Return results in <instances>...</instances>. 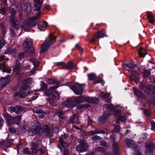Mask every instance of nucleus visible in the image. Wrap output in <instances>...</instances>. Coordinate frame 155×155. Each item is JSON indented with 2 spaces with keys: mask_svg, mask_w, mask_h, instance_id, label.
Returning a JSON list of instances; mask_svg holds the SVG:
<instances>
[{
  "mask_svg": "<svg viewBox=\"0 0 155 155\" xmlns=\"http://www.w3.org/2000/svg\"><path fill=\"white\" fill-rule=\"evenodd\" d=\"M121 114L120 111L119 110H116L115 111V114L117 116H118L117 120L118 121H121V122H124L125 121L127 120V117L125 115L120 116L119 115Z\"/></svg>",
  "mask_w": 155,
  "mask_h": 155,
  "instance_id": "nucleus-15",
  "label": "nucleus"
},
{
  "mask_svg": "<svg viewBox=\"0 0 155 155\" xmlns=\"http://www.w3.org/2000/svg\"><path fill=\"white\" fill-rule=\"evenodd\" d=\"M33 111L34 113L38 114L39 117L41 118H44L45 117V114H46V112L37 107H35L33 109Z\"/></svg>",
  "mask_w": 155,
  "mask_h": 155,
  "instance_id": "nucleus-11",
  "label": "nucleus"
},
{
  "mask_svg": "<svg viewBox=\"0 0 155 155\" xmlns=\"http://www.w3.org/2000/svg\"><path fill=\"white\" fill-rule=\"evenodd\" d=\"M41 130H43V133L45 132V135L48 137H51L52 136V133L51 129L46 125L44 126L41 127Z\"/></svg>",
  "mask_w": 155,
  "mask_h": 155,
  "instance_id": "nucleus-12",
  "label": "nucleus"
},
{
  "mask_svg": "<svg viewBox=\"0 0 155 155\" xmlns=\"http://www.w3.org/2000/svg\"><path fill=\"white\" fill-rule=\"evenodd\" d=\"M110 94L109 93H104L103 92L101 93L100 95V96L102 98H104L105 99L106 101L107 102H109L110 101Z\"/></svg>",
  "mask_w": 155,
  "mask_h": 155,
  "instance_id": "nucleus-23",
  "label": "nucleus"
},
{
  "mask_svg": "<svg viewBox=\"0 0 155 155\" xmlns=\"http://www.w3.org/2000/svg\"><path fill=\"white\" fill-rule=\"evenodd\" d=\"M27 126L26 125L24 124L23 125L21 128V130L24 132L27 131Z\"/></svg>",
  "mask_w": 155,
  "mask_h": 155,
  "instance_id": "nucleus-57",
  "label": "nucleus"
},
{
  "mask_svg": "<svg viewBox=\"0 0 155 155\" xmlns=\"http://www.w3.org/2000/svg\"><path fill=\"white\" fill-rule=\"evenodd\" d=\"M79 118V116L78 114H74L72 117L70 119V122L71 123L77 125L79 123L78 121Z\"/></svg>",
  "mask_w": 155,
  "mask_h": 155,
  "instance_id": "nucleus-21",
  "label": "nucleus"
},
{
  "mask_svg": "<svg viewBox=\"0 0 155 155\" xmlns=\"http://www.w3.org/2000/svg\"><path fill=\"white\" fill-rule=\"evenodd\" d=\"M89 79L93 80L96 78V75L93 74H89L87 75Z\"/></svg>",
  "mask_w": 155,
  "mask_h": 155,
  "instance_id": "nucleus-43",
  "label": "nucleus"
},
{
  "mask_svg": "<svg viewBox=\"0 0 155 155\" xmlns=\"http://www.w3.org/2000/svg\"><path fill=\"white\" fill-rule=\"evenodd\" d=\"M88 148V146L85 141H81L80 144L77 146V150L79 152H82L86 151Z\"/></svg>",
  "mask_w": 155,
  "mask_h": 155,
  "instance_id": "nucleus-8",
  "label": "nucleus"
},
{
  "mask_svg": "<svg viewBox=\"0 0 155 155\" xmlns=\"http://www.w3.org/2000/svg\"><path fill=\"white\" fill-rule=\"evenodd\" d=\"M91 134H93L96 133L97 134H105V132L103 130H96L94 131H93L91 132Z\"/></svg>",
  "mask_w": 155,
  "mask_h": 155,
  "instance_id": "nucleus-46",
  "label": "nucleus"
},
{
  "mask_svg": "<svg viewBox=\"0 0 155 155\" xmlns=\"http://www.w3.org/2000/svg\"><path fill=\"white\" fill-rule=\"evenodd\" d=\"M3 117L6 119L8 125H10L15 124L14 117L7 114L4 115Z\"/></svg>",
  "mask_w": 155,
  "mask_h": 155,
  "instance_id": "nucleus-16",
  "label": "nucleus"
},
{
  "mask_svg": "<svg viewBox=\"0 0 155 155\" xmlns=\"http://www.w3.org/2000/svg\"><path fill=\"white\" fill-rule=\"evenodd\" d=\"M3 63V64L0 63V69H2L3 71L6 72L8 70V67L4 62Z\"/></svg>",
  "mask_w": 155,
  "mask_h": 155,
  "instance_id": "nucleus-34",
  "label": "nucleus"
},
{
  "mask_svg": "<svg viewBox=\"0 0 155 155\" xmlns=\"http://www.w3.org/2000/svg\"><path fill=\"white\" fill-rule=\"evenodd\" d=\"M56 114L59 118L61 119H63L65 117L64 113L62 111H58L56 113Z\"/></svg>",
  "mask_w": 155,
  "mask_h": 155,
  "instance_id": "nucleus-30",
  "label": "nucleus"
},
{
  "mask_svg": "<svg viewBox=\"0 0 155 155\" xmlns=\"http://www.w3.org/2000/svg\"><path fill=\"white\" fill-rule=\"evenodd\" d=\"M38 28L41 31H44L47 28V24L46 21L39 22L38 24Z\"/></svg>",
  "mask_w": 155,
  "mask_h": 155,
  "instance_id": "nucleus-19",
  "label": "nucleus"
},
{
  "mask_svg": "<svg viewBox=\"0 0 155 155\" xmlns=\"http://www.w3.org/2000/svg\"><path fill=\"white\" fill-rule=\"evenodd\" d=\"M30 87L27 85H24L20 89L19 91L15 93L16 95L18 96L23 97L30 94Z\"/></svg>",
  "mask_w": 155,
  "mask_h": 155,
  "instance_id": "nucleus-3",
  "label": "nucleus"
},
{
  "mask_svg": "<svg viewBox=\"0 0 155 155\" xmlns=\"http://www.w3.org/2000/svg\"><path fill=\"white\" fill-rule=\"evenodd\" d=\"M10 10L11 11L10 12L11 13V16L10 19H11L12 18L13 19H16L15 16V15L17 13L15 10L12 8H10Z\"/></svg>",
  "mask_w": 155,
  "mask_h": 155,
  "instance_id": "nucleus-31",
  "label": "nucleus"
},
{
  "mask_svg": "<svg viewBox=\"0 0 155 155\" xmlns=\"http://www.w3.org/2000/svg\"><path fill=\"white\" fill-rule=\"evenodd\" d=\"M5 44V41L2 37H0V48H2Z\"/></svg>",
  "mask_w": 155,
  "mask_h": 155,
  "instance_id": "nucleus-49",
  "label": "nucleus"
},
{
  "mask_svg": "<svg viewBox=\"0 0 155 155\" xmlns=\"http://www.w3.org/2000/svg\"><path fill=\"white\" fill-rule=\"evenodd\" d=\"M53 130L54 131V132L56 134H57L58 133L59 131V128L57 127H53L52 128Z\"/></svg>",
  "mask_w": 155,
  "mask_h": 155,
  "instance_id": "nucleus-59",
  "label": "nucleus"
},
{
  "mask_svg": "<svg viewBox=\"0 0 155 155\" xmlns=\"http://www.w3.org/2000/svg\"><path fill=\"white\" fill-rule=\"evenodd\" d=\"M73 67V64L72 62H69L68 64L65 65L64 67V68L65 69H71Z\"/></svg>",
  "mask_w": 155,
  "mask_h": 155,
  "instance_id": "nucleus-40",
  "label": "nucleus"
},
{
  "mask_svg": "<svg viewBox=\"0 0 155 155\" xmlns=\"http://www.w3.org/2000/svg\"><path fill=\"white\" fill-rule=\"evenodd\" d=\"M110 111L108 110H107L104 113V116L107 117L110 115Z\"/></svg>",
  "mask_w": 155,
  "mask_h": 155,
  "instance_id": "nucleus-61",
  "label": "nucleus"
},
{
  "mask_svg": "<svg viewBox=\"0 0 155 155\" xmlns=\"http://www.w3.org/2000/svg\"><path fill=\"white\" fill-rule=\"evenodd\" d=\"M15 107L10 106L9 107L8 110L11 113H12L14 111L15 112Z\"/></svg>",
  "mask_w": 155,
  "mask_h": 155,
  "instance_id": "nucleus-56",
  "label": "nucleus"
},
{
  "mask_svg": "<svg viewBox=\"0 0 155 155\" xmlns=\"http://www.w3.org/2000/svg\"><path fill=\"white\" fill-rule=\"evenodd\" d=\"M106 32L104 29L98 31L97 32L96 37L97 38H103L104 37L107 36Z\"/></svg>",
  "mask_w": 155,
  "mask_h": 155,
  "instance_id": "nucleus-20",
  "label": "nucleus"
},
{
  "mask_svg": "<svg viewBox=\"0 0 155 155\" xmlns=\"http://www.w3.org/2000/svg\"><path fill=\"white\" fill-rule=\"evenodd\" d=\"M28 134L30 136H33L35 134L40 136L43 134V130H41V127L38 123L37 122L32 127Z\"/></svg>",
  "mask_w": 155,
  "mask_h": 155,
  "instance_id": "nucleus-1",
  "label": "nucleus"
},
{
  "mask_svg": "<svg viewBox=\"0 0 155 155\" xmlns=\"http://www.w3.org/2000/svg\"><path fill=\"white\" fill-rule=\"evenodd\" d=\"M146 52L147 51L145 49L142 48L139 50L138 53L140 57L143 58L146 55Z\"/></svg>",
  "mask_w": 155,
  "mask_h": 155,
  "instance_id": "nucleus-25",
  "label": "nucleus"
},
{
  "mask_svg": "<svg viewBox=\"0 0 155 155\" xmlns=\"http://www.w3.org/2000/svg\"><path fill=\"white\" fill-rule=\"evenodd\" d=\"M48 86L47 84L43 82H42L41 84V89L42 90H44L47 88Z\"/></svg>",
  "mask_w": 155,
  "mask_h": 155,
  "instance_id": "nucleus-53",
  "label": "nucleus"
},
{
  "mask_svg": "<svg viewBox=\"0 0 155 155\" xmlns=\"http://www.w3.org/2000/svg\"><path fill=\"white\" fill-rule=\"evenodd\" d=\"M41 143V141L38 140L32 141L31 144L30 150L31 153L33 154L37 153L39 148L38 146Z\"/></svg>",
  "mask_w": 155,
  "mask_h": 155,
  "instance_id": "nucleus-5",
  "label": "nucleus"
},
{
  "mask_svg": "<svg viewBox=\"0 0 155 155\" xmlns=\"http://www.w3.org/2000/svg\"><path fill=\"white\" fill-rule=\"evenodd\" d=\"M42 2L40 0H34L33 8L35 11H39L41 9Z\"/></svg>",
  "mask_w": 155,
  "mask_h": 155,
  "instance_id": "nucleus-13",
  "label": "nucleus"
},
{
  "mask_svg": "<svg viewBox=\"0 0 155 155\" xmlns=\"http://www.w3.org/2000/svg\"><path fill=\"white\" fill-rule=\"evenodd\" d=\"M14 122L15 124H18L21 121V116L20 115L18 116L14 117Z\"/></svg>",
  "mask_w": 155,
  "mask_h": 155,
  "instance_id": "nucleus-41",
  "label": "nucleus"
},
{
  "mask_svg": "<svg viewBox=\"0 0 155 155\" xmlns=\"http://www.w3.org/2000/svg\"><path fill=\"white\" fill-rule=\"evenodd\" d=\"M130 78L133 80L138 79V74L137 72L136 71H133L131 73Z\"/></svg>",
  "mask_w": 155,
  "mask_h": 155,
  "instance_id": "nucleus-29",
  "label": "nucleus"
},
{
  "mask_svg": "<svg viewBox=\"0 0 155 155\" xmlns=\"http://www.w3.org/2000/svg\"><path fill=\"white\" fill-rule=\"evenodd\" d=\"M84 87L82 85L76 83L72 87V89L76 94L79 95L82 93Z\"/></svg>",
  "mask_w": 155,
  "mask_h": 155,
  "instance_id": "nucleus-7",
  "label": "nucleus"
},
{
  "mask_svg": "<svg viewBox=\"0 0 155 155\" xmlns=\"http://www.w3.org/2000/svg\"><path fill=\"white\" fill-rule=\"evenodd\" d=\"M87 97L89 98L88 101H87V102H91L93 104H96L98 102V100L97 98H90L89 97Z\"/></svg>",
  "mask_w": 155,
  "mask_h": 155,
  "instance_id": "nucleus-35",
  "label": "nucleus"
},
{
  "mask_svg": "<svg viewBox=\"0 0 155 155\" xmlns=\"http://www.w3.org/2000/svg\"><path fill=\"white\" fill-rule=\"evenodd\" d=\"M151 124L152 126L151 129L153 131H155V122L153 121H151Z\"/></svg>",
  "mask_w": 155,
  "mask_h": 155,
  "instance_id": "nucleus-54",
  "label": "nucleus"
},
{
  "mask_svg": "<svg viewBox=\"0 0 155 155\" xmlns=\"http://www.w3.org/2000/svg\"><path fill=\"white\" fill-rule=\"evenodd\" d=\"M63 104L65 107L70 108H72L75 106L73 100L66 101L63 103Z\"/></svg>",
  "mask_w": 155,
  "mask_h": 155,
  "instance_id": "nucleus-22",
  "label": "nucleus"
},
{
  "mask_svg": "<svg viewBox=\"0 0 155 155\" xmlns=\"http://www.w3.org/2000/svg\"><path fill=\"white\" fill-rule=\"evenodd\" d=\"M113 148L114 151L116 155H120L118 152V145L117 143H114L113 144Z\"/></svg>",
  "mask_w": 155,
  "mask_h": 155,
  "instance_id": "nucleus-28",
  "label": "nucleus"
},
{
  "mask_svg": "<svg viewBox=\"0 0 155 155\" xmlns=\"http://www.w3.org/2000/svg\"><path fill=\"white\" fill-rule=\"evenodd\" d=\"M146 155H153V150L155 148L154 145L153 144H146Z\"/></svg>",
  "mask_w": 155,
  "mask_h": 155,
  "instance_id": "nucleus-10",
  "label": "nucleus"
},
{
  "mask_svg": "<svg viewBox=\"0 0 155 155\" xmlns=\"http://www.w3.org/2000/svg\"><path fill=\"white\" fill-rule=\"evenodd\" d=\"M24 53H21L18 54V59L19 60H21L22 59L24 58Z\"/></svg>",
  "mask_w": 155,
  "mask_h": 155,
  "instance_id": "nucleus-58",
  "label": "nucleus"
},
{
  "mask_svg": "<svg viewBox=\"0 0 155 155\" xmlns=\"http://www.w3.org/2000/svg\"><path fill=\"white\" fill-rule=\"evenodd\" d=\"M125 142L128 147H130L133 146L134 143V142L133 140L130 139H127L125 141Z\"/></svg>",
  "mask_w": 155,
  "mask_h": 155,
  "instance_id": "nucleus-37",
  "label": "nucleus"
},
{
  "mask_svg": "<svg viewBox=\"0 0 155 155\" xmlns=\"http://www.w3.org/2000/svg\"><path fill=\"white\" fill-rule=\"evenodd\" d=\"M85 107L86 106L84 104L79 105L77 106V109H79Z\"/></svg>",
  "mask_w": 155,
  "mask_h": 155,
  "instance_id": "nucleus-64",
  "label": "nucleus"
},
{
  "mask_svg": "<svg viewBox=\"0 0 155 155\" xmlns=\"http://www.w3.org/2000/svg\"><path fill=\"white\" fill-rule=\"evenodd\" d=\"M17 130L12 127H11L9 128V131L12 134L15 133L16 132Z\"/></svg>",
  "mask_w": 155,
  "mask_h": 155,
  "instance_id": "nucleus-52",
  "label": "nucleus"
},
{
  "mask_svg": "<svg viewBox=\"0 0 155 155\" xmlns=\"http://www.w3.org/2000/svg\"><path fill=\"white\" fill-rule=\"evenodd\" d=\"M8 82V80L6 78L0 80V86L3 87L6 85Z\"/></svg>",
  "mask_w": 155,
  "mask_h": 155,
  "instance_id": "nucleus-33",
  "label": "nucleus"
},
{
  "mask_svg": "<svg viewBox=\"0 0 155 155\" xmlns=\"http://www.w3.org/2000/svg\"><path fill=\"white\" fill-rule=\"evenodd\" d=\"M38 151H40L41 153L42 154H43L45 153V150L42 147L40 148H38Z\"/></svg>",
  "mask_w": 155,
  "mask_h": 155,
  "instance_id": "nucleus-63",
  "label": "nucleus"
},
{
  "mask_svg": "<svg viewBox=\"0 0 155 155\" xmlns=\"http://www.w3.org/2000/svg\"><path fill=\"white\" fill-rule=\"evenodd\" d=\"M147 16L148 18L149 22L150 23H152L155 20L153 16V15L151 13L148 12L147 13Z\"/></svg>",
  "mask_w": 155,
  "mask_h": 155,
  "instance_id": "nucleus-26",
  "label": "nucleus"
},
{
  "mask_svg": "<svg viewBox=\"0 0 155 155\" xmlns=\"http://www.w3.org/2000/svg\"><path fill=\"white\" fill-rule=\"evenodd\" d=\"M89 98L87 97L81 96L76 97L75 98L73 101L75 106L77 104L82 103L84 101H88Z\"/></svg>",
  "mask_w": 155,
  "mask_h": 155,
  "instance_id": "nucleus-9",
  "label": "nucleus"
},
{
  "mask_svg": "<svg viewBox=\"0 0 155 155\" xmlns=\"http://www.w3.org/2000/svg\"><path fill=\"white\" fill-rule=\"evenodd\" d=\"M49 41H46L42 45L40 51V53L45 51L52 45L56 39V38L52 34L49 35Z\"/></svg>",
  "mask_w": 155,
  "mask_h": 155,
  "instance_id": "nucleus-2",
  "label": "nucleus"
},
{
  "mask_svg": "<svg viewBox=\"0 0 155 155\" xmlns=\"http://www.w3.org/2000/svg\"><path fill=\"white\" fill-rule=\"evenodd\" d=\"M95 150L97 151L100 152H104V149L102 147H98L95 148Z\"/></svg>",
  "mask_w": 155,
  "mask_h": 155,
  "instance_id": "nucleus-55",
  "label": "nucleus"
},
{
  "mask_svg": "<svg viewBox=\"0 0 155 155\" xmlns=\"http://www.w3.org/2000/svg\"><path fill=\"white\" fill-rule=\"evenodd\" d=\"M32 41L30 39H27L23 44L24 46L27 49L26 50V52L29 55L33 54L34 49L32 47Z\"/></svg>",
  "mask_w": 155,
  "mask_h": 155,
  "instance_id": "nucleus-4",
  "label": "nucleus"
},
{
  "mask_svg": "<svg viewBox=\"0 0 155 155\" xmlns=\"http://www.w3.org/2000/svg\"><path fill=\"white\" fill-rule=\"evenodd\" d=\"M59 142H60L61 145L62 147H64L65 146H66V145H65V143L64 142V140H63L62 137H59Z\"/></svg>",
  "mask_w": 155,
  "mask_h": 155,
  "instance_id": "nucleus-50",
  "label": "nucleus"
},
{
  "mask_svg": "<svg viewBox=\"0 0 155 155\" xmlns=\"http://www.w3.org/2000/svg\"><path fill=\"white\" fill-rule=\"evenodd\" d=\"M30 61L32 63L35 68H37L39 66V63L38 61H36L34 59H30Z\"/></svg>",
  "mask_w": 155,
  "mask_h": 155,
  "instance_id": "nucleus-39",
  "label": "nucleus"
},
{
  "mask_svg": "<svg viewBox=\"0 0 155 155\" xmlns=\"http://www.w3.org/2000/svg\"><path fill=\"white\" fill-rule=\"evenodd\" d=\"M6 12V10L4 8H2L0 9V12L2 15H4Z\"/></svg>",
  "mask_w": 155,
  "mask_h": 155,
  "instance_id": "nucleus-60",
  "label": "nucleus"
},
{
  "mask_svg": "<svg viewBox=\"0 0 155 155\" xmlns=\"http://www.w3.org/2000/svg\"><path fill=\"white\" fill-rule=\"evenodd\" d=\"M54 89L51 88V87L50 88L47 89L46 91L45 92V94L47 96H49L53 93V94L54 93L55 94V92H56L54 91Z\"/></svg>",
  "mask_w": 155,
  "mask_h": 155,
  "instance_id": "nucleus-32",
  "label": "nucleus"
},
{
  "mask_svg": "<svg viewBox=\"0 0 155 155\" xmlns=\"http://www.w3.org/2000/svg\"><path fill=\"white\" fill-rule=\"evenodd\" d=\"M65 64L64 63V62H58L55 63L54 64L55 65H57V66H60L61 65H64Z\"/></svg>",
  "mask_w": 155,
  "mask_h": 155,
  "instance_id": "nucleus-62",
  "label": "nucleus"
},
{
  "mask_svg": "<svg viewBox=\"0 0 155 155\" xmlns=\"http://www.w3.org/2000/svg\"><path fill=\"white\" fill-rule=\"evenodd\" d=\"M91 139L93 140H101V138L97 135H93L91 137Z\"/></svg>",
  "mask_w": 155,
  "mask_h": 155,
  "instance_id": "nucleus-48",
  "label": "nucleus"
},
{
  "mask_svg": "<svg viewBox=\"0 0 155 155\" xmlns=\"http://www.w3.org/2000/svg\"><path fill=\"white\" fill-rule=\"evenodd\" d=\"M123 66L125 68H133L135 67V65L134 64L133 62L131 61L129 62L127 64H123Z\"/></svg>",
  "mask_w": 155,
  "mask_h": 155,
  "instance_id": "nucleus-24",
  "label": "nucleus"
},
{
  "mask_svg": "<svg viewBox=\"0 0 155 155\" xmlns=\"http://www.w3.org/2000/svg\"><path fill=\"white\" fill-rule=\"evenodd\" d=\"M150 71H146L143 73V77L144 78L150 76Z\"/></svg>",
  "mask_w": 155,
  "mask_h": 155,
  "instance_id": "nucleus-51",
  "label": "nucleus"
},
{
  "mask_svg": "<svg viewBox=\"0 0 155 155\" xmlns=\"http://www.w3.org/2000/svg\"><path fill=\"white\" fill-rule=\"evenodd\" d=\"M107 117L103 116L102 117H101L99 119V122L101 124H103L105 123L107 121Z\"/></svg>",
  "mask_w": 155,
  "mask_h": 155,
  "instance_id": "nucleus-42",
  "label": "nucleus"
},
{
  "mask_svg": "<svg viewBox=\"0 0 155 155\" xmlns=\"http://www.w3.org/2000/svg\"><path fill=\"white\" fill-rule=\"evenodd\" d=\"M120 127L119 125H116L113 131L114 133H118L120 131Z\"/></svg>",
  "mask_w": 155,
  "mask_h": 155,
  "instance_id": "nucleus-45",
  "label": "nucleus"
},
{
  "mask_svg": "<svg viewBox=\"0 0 155 155\" xmlns=\"http://www.w3.org/2000/svg\"><path fill=\"white\" fill-rule=\"evenodd\" d=\"M25 110V108L20 106H16L15 109V112L17 114H19Z\"/></svg>",
  "mask_w": 155,
  "mask_h": 155,
  "instance_id": "nucleus-27",
  "label": "nucleus"
},
{
  "mask_svg": "<svg viewBox=\"0 0 155 155\" xmlns=\"http://www.w3.org/2000/svg\"><path fill=\"white\" fill-rule=\"evenodd\" d=\"M133 89L134 91L135 94L137 97H141L142 94V92L137 89V88L135 87H134L133 88Z\"/></svg>",
  "mask_w": 155,
  "mask_h": 155,
  "instance_id": "nucleus-38",
  "label": "nucleus"
},
{
  "mask_svg": "<svg viewBox=\"0 0 155 155\" xmlns=\"http://www.w3.org/2000/svg\"><path fill=\"white\" fill-rule=\"evenodd\" d=\"M40 16V14H38L36 16L31 18L29 20V22L28 24H24L23 25H22L21 27L23 28L24 29H25V28L24 27V26H26L28 28H30L35 26L36 24V23L34 21L38 19Z\"/></svg>",
  "mask_w": 155,
  "mask_h": 155,
  "instance_id": "nucleus-6",
  "label": "nucleus"
},
{
  "mask_svg": "<svg viewBox=\"0 0 155 155\" xmlns=\"http://www.w3.org/2000/svg\"><path fill=\"white\" fill-rule=\"evenodd\" d=\"M55 94L54 93L52 97L48 99V102L51 104H54L55 102L56 99H58L59 98V95L57 92H55Z\"/></svg>",
  "mask_w": 155,
  "mask_h": 155,
  "instance_id": "nucleus-14",
  "label": "nucleus"
},
{
  "mask_svg": "<svg viewBox=\"0 0 155 155\" xmlns=\"http://www.w3.org/2000/svg\"><path fill=\"white\" fill-rule=\"evenodd\" d=\"M104 106L106 108L110 109L111 110L114 111V106L112 105H110L108 104H105Z\"/></svg>",
  "mask_w": 155,
  "mask_h": 155,
  "instance_id": "nucleus-44",
  "label": "nucleus"
},
{
  "mask_svg": "<svg viewBox=\"0 0 155 155\" xmlns=\"http://www.w3.org/2000/svg\"><path fill=\"white\" fill-rule=\"evenodd\" d=\"M10 21L12 23V27L14 28L17 30L19 29V23L16 19H13L12 18L10 19Z\"/></svg>",
  "mask_w": 155,
  "mask_h": 155,
  "instance_id": "nucleus-18",
  "label": "nucleus"
},
{
  "mask_svg": "<svg viewBox=\"0 0 155 155\" xmlns=\"http://www.w3.org/2000/svg\"><path fill=\"white\" fill-rule=\"evenodd\" d=\"M75 48L78 49L80 51V54L81 55L83 51V49L78 44H76L75 45Z\"/></svg>",
  "mask_w": 155,
  "mask_h": 155,
  "instance_id": "nucleus-47",
  "label": "nucleus"
},
{
  "mask_svg": "<svg viewBox=\"0 0 155 155\" xmlns=\"http://www.w3.org/2000/svg\"><path fill=\"white\" fill-rule=\"evenodd\" d=\"M20 66L19 64H16L13 69V71L16 74H18L20 72Z\"/></svg>",
  "mask_w": 155,
  "mask_h": 155,
  "instance_id": "nucleus-36",
  "label": "nucleus"
},
{
  "mask_svg": "<svg viewBox=\"0 0 155 155\" xmlns=\"http://www.w3.org/2000/svg\"><path fill=\"white\" fill-rule=\"evenodd\" d=\"M48 82L49 84H53L54 85L53 86L51 87V88L56 89L59 87V83L56 80L49 79L48 80Z\"/></svg>",
  "mask_w": 155,
  "mask_h": 155,
  "instance_id": "nucleus-17",
  "label": "nucleus"
}]
</instances>
